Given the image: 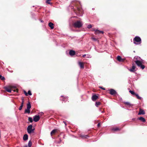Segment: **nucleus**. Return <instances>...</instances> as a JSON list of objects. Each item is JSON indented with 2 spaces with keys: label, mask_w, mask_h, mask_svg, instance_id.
Masks as SVG:
<instances>
[{
  "label": "nucleus",
  "mask_w": 147,
  "mask_h": 147,
  "mask_svg": "<svg viewBox=\"0 0 147 147\" xmlns=\"http://www.w3.org/2000/svg\"><path fill=\"white\" fill-rule=\"evenodd\" d=\"M134 59L136 60L135 62L138 67H140L143 69L144 68V65H142V64L144 62V61L141 59L140 57L136 56L134 57Z\"/></svg>",
  "instance_id": "1"
},
{
  "label": "nucleus",
  "mask_w": 147,
  "mask_h": 147,
  "mask_svg": "<svg viewBox=\"0 0 147 147\" xmlns=\"http://www.w3.org/2000/svg\"><path fill=\"white\" fill-rule=\"evenodd\" d=\"M82 23L80 21H77L73 24L74 26L76 28H80L82 26Z\"/></svg>",
  "instance_id": "2"
},
{
  "label": "nucleus",
  "mask_w": 147,
  "mask_h": 147,
  "mask_svg": "<svg viewBox=\"0 0 147 147\" xmlns=\"http://www.w3.org/2000/svg\"><path fill=\"white\" fill-rule=\"evenodd\" d=\"M34 130V129H32V125H30L27 128V131L28 133L29 134L33 132Z\"/></svg>",
  "instance_id": "3"
},
{
  "label": "nucleus",
  "mask_w": 147,
  "mask_h": 147,
  "mask_svg": "<svg viewBox=\"0 0 147 147\" xmlns=\"http://www.w3.org/2000/svg\"><path fill=\"white\" fill-rule=\"evenodd\" d=\"M141 40L140 38L138 36H136L134 39V43L135 44H138V43H136V42L137 43L139 42V43H140L141 42Z\"/></svg>",
  "instance_id": "4"
},
{
  "label": "nucleus",
  "mask_w": 147,
  "mask_h": 147,
  "mask_svg": "<svg viewBox=\"0 0 147 147\" xmlns=\"http://www.w3.org/2000/svg\"><path fill=\"white\" fill-rule=\"evenodd\" d=\"M33 121L35 122H37L40 119V117L38 115H35L33 117Z\"/></svg>",
  "instance_id": "5"
},
{
  "label": "nucleus",
  "mask_w": 147,
  "mask_h": 147,
  "mask_svg": "<svg viewBox=\"0 0 147 147\" xmlns=\"http://www.w3.org/2000/svg\"><path fill=\"white\" fill-rule=\"evenodd\" d=\"M92 30L94 31H95L94 33L95 34H103V32L102 31H100L99 30H95L94 29H92Z\"/></svg>",
  "instance_id": "6"
},
{
  "label": "nucleus",
  "mask_w": 147,
  "mask_h": 147,
  "mask_svg": "<svg viewBox=\"0 0 147 147\" xmlns=\"http://www.w3.org/2000/svg\"><path fill=\"white\" fill-rule=\"evenodd\" d=\"M109 93L112 95H113L116 93V92L113 89H110L109 90Z\"/></svg>",
  "instance_id": "7"
},
{
  "label": "nucleus",
  "mask_w": 147,
  "mask_h": 147,
  "mask_svg": "<svg viewBox=\"0 0 147 147\" xmlns=\"http://www.w3.org/2000/svg\"><path fill=\"white\" fill-rule=\"evenodd\" d=\"M98 98V96L94 95H93L92 97V100L94 101H95L96 100H97Z\"/></svg>",
  "instance_id": "8"
},
{
  "label": "nucleus",
  "mask_w": 147,
  "mask_h": 147,
  "mask_svg": "<svg viewBox=\"0 0 147 147\" xmlns=\"http://www.w3.org/2000/svg\"><path fill=\"white\" fill-rule=\"evenodd\" d=\"M145 114V112L143 110H142L141 109H139V111L138 113V115H144Z\"/></svg>",
  "instance_id": "9"
},
{
  "label": "nucleus",
  "mask_w": 147,
  "mask_h": 147,
  "mask_svg": "<svg viewBox=\"0 0 147 147\" xmlns=\"http://www.w3.org/2000/svg\"><path fill=\"white\" fill-rule=\"evenodd\" d=\"M135 66L133 65L132 67V68L131 69H129V70L130 72H133L135 71H136L135 70Z\"/></svg>",
  "instance_id": "10"
},
{
  "label": "nucleus",
  "mask_w": 147,
  "mask_h": 147,
  "mask_svg": "<svg viewBox=\"0 0 147 147\" xmlns=\"http://www.w3.org/2000/svg\"><path fill=\"white\" fill-rule=\"evenodd\" d=\"M117 60L120 62H123L124 60V59L121 58L120 56H118L117 57Z\"/></svg>",
  "instance_id": "11"
},
{
  "label": "nucleus",
  "mask_w": 147,
  "mask_h": 147,
  "mask_svg": "<svg viewBox=\"0 0 147 147\" xmlns=\"http://www.w3.org/2000/svg\"><path fill=\"white\" fill-rule=\"evenodd\" d=\"M123 103L127 105L129 107L132 106H133L132 104H131L130 102H124Z\"/></svg>",
  "instance_id": "12"
},
{
  "label": "nucleus",
  "mask_w": 147,
  "mask_h": 147,
  "mask_svg": "<svg viewBox=\"0 0 147 147\" xmlns=\"http://www.w3.org/2000/svg\"><path fill=\"white\" fill-rule=\"evenodd\" d=\"M78 64L81 69H83L84 68V65L83 63L79 62H78Z\"/></svg>",
  "instance_id": "13"
},
{
  "label": "nucleus",
  "mask_w": 147,
  "mask_h": 147,
  "mask_svg": "<svg viewBox=\"0 0 147 147\" xmlns=\"http://www.w3.org/2000/svg\"><path fill=\"white\" fill-rule=\"evenodd\" d=\"M28 138V136L27 134H24L23 137V139L24 141L27 140Z\"/></svg>",
  "instance_id": "14"
},
{
  "label": "nucleus",
  "mask_w": 147,
  "mask_h": 147,
  "mask_svg": "<svg viewBox=\"0 0 147 147\" xmlns=\"http://www.w3.org/2000/svg\"><path fill=\"white\" fill-rule=\"evenodd\" d=\"M75 51L72 50H70L69 52V54L71 56L75 55Z\"/></svg>",
  "instance_id": "15"
},
{
  "label": "nucleus",
  "mask_w": 147,
  "mask_h": 147,
  "mask_svg": "<svg viewBox=\"0 0 147 147\" xmlns=\"http://www.w3.org/2000/svg\"><path fill=\"white\" fill-rule=\"evenodd\" d=\"M49 26L50 27L51 29H53L54 28L53 24L52 23H49Z\"/></svg>",
  "instance_id": "16"
},
{
  "label": "nucleus",
  "mask_w": 147,
  "mask_h": 147,
  "mask_svg": "<svg viewBox=\"0 0 147 147\" xmlns=\"http://www.w3.org/2000/svg\"><path fill=\"white\" fill-rule=\"evenodd\" d=\"M138 119L141 120L143 122H145L146 121L145 119L143 117H141L138 118Z\"/></svg>",
  "instance_id": "17"
},
{
  "label": "nucleus",
  "mask_w": 147,
  "mask_h": 147,
  "mask_svg": "<svg viewBox=\"0 0 147 147\" xmlns=\"http://www.w3.org/2000/svg\"><path fill=\"white\" fill-rule=\"evenodd\" d=\"M5 90L8 92L9 93H11V90L10 89L8 88V87H5Z\"/></svg>",
  "instance_id": "18"
},
{
  "label": "nucleus",
  "mask_w": 147,
  "mask_h": 147,
  "mask_svg": "<svg viewBox=\"0 0 147 147\" xmlns=\"http://www.w3.org/2000/svg\"><path fill=\"white\" fill-rule=\"evenodd\" d=\"M27 109H30L31 108V105L30 103L29 102L27 104Z\"/></svg>",
  "instance_id": "19"
},
{
  "label": "nucleus",
  "mask_w": 147,
  "mask_h": 147,
  "mask_svg": "<svg viewBox=\"0 0 147 147\" xmlns=\"http://www.w3.org/2000/svg\"><path fill=\"white\" fill-rule=\"evenodd\" d=\"M30 109H26L25 111V113H28V114L30 113Z\"/></svg>",
  "instance_id": "20"
},
{
  "label": "nucleus",
  "mask_w": 147,
  "mask_h": 147,
  "mask_svg": "<svg viewBox=\"0 0 147 147\" xmlns=\"http://www.w3.org/2000/svg\"><path fill=\"white\" fill-rule=\"evenodd\" d=\"M57 130L56 129H53V130L51 133V134L52 135V134L55 133L57 132Z\"/></svg>",
  "instance_id": "21"
},
{
  "label": "nucleus",
  "mask_w": 147,
  "mask_h": 147,
  "mask_svg": "<svg viewBox=\"0 0 147 147\" xmlns=\"http://www.w3.org/2000/svg\"><path fill=\"white\" fill-rule=\"evenodd\" d=\"M101 104V103L100 102H96L95 103V106L96 107H98V106L100 105Z\"/></svg>",
  "instance_id": "22"
},
{
  "label": "nucleus",
  "mask_w": 147,
  "mask_h": 147,
  "mask_svg": "<svg viewBox=\"0 0 147 147\" xmlns=\"http://www.w3.org/2000/svg\"><path fill=\"white\" fill-rule=\"evenodd\" d=\"M112 130L114 131H117L119 130V129L118 127H115L112 129Z\"/></svg>",
  "instance_id": "23"
},
{
  "label": "nucleus",
  "mask_w": 147,
  "mask_h": 147,
  "mask_svg": "<svg viewBox=\"0 0 147 147\" xmlns=\"http://www.w3.org/2000/svg\"><path fill=\"white\" fill-rule=\"evenodd\" d=\"M28 120L30 123H32L33 122V119L31 117H29Z\"/></svg>",
  "instance_id": "24"
},
{
  "label": "nucleus",
  "mask_w": 147,
  "mask_h": 147,
  "mask_svg": "<svg viewBox=\"0 0 147 147\" xmlns=\"http://www.w3.org/2000/svg\"><path fill=\"white\" fill-rule=\"evenodd\" d=\"M32 143L31 141H29L28 143V146L29 147H31Z\"/></svg>",
  "instance_id": "25"
},
{
  "label": "nucleus",
  "mask_w": 147,
  "mask_h": 147,
  "mask_svg": "<svg viewBox=\"0 0 147 147\" xmlns=\"http://www.w3.org/2000/svg\"><path fill=\"white\" fill-rule=\"evenodd\" d=\"M135 95L136 96V97L138 99H141V97L139 96L138 94H136Z\"/></svg>",
  "instance_id": "26"
},
{
  "label": "nucleus",
  "mask_w": 147,
  "mask_h": 147,
  "mask_svg": "<svg viewBox=\"0 0 147 147\" xmlns=\"http://www.w3.org/2000/svg\"><path fill=\"white\" fill-rule=\"evenodd\" d=\"M129 92H130L132 94L135 95L136 93L134 92L131 91V90L129 91Z\"/></svg>",
  "instance_id": "27"
},
{
  "label": "nucleus",
  "mask_w": 147,
  "mask_h": 147,
  "mask_svg": "<svg viewBox=\"0 0 147 147\" xmlns=\"http://www.w3.org/2000/svg\"><path fill=\"white\" fill-rule=\"evenodd\" d=\"M81 137L82 138H87L88 137V136L87 135H83L81 136Z\"/></svg>",
  "instance_id": "28"
},
{
  "label": "nucleus",
  "mask_w": 147,
  "mask_h": 147,
  "mask_svg": "<svg viewBox=\"0 0 147 147\" xmlns=\"http://www.w3.org/2000/svg\"><path fill=\"white\" fill-rule=\"evenodd\" d=\"M67 100V97H65L63 98V99L62 100L64 101H66Z\"/></svg>",
  "instance_id": "29"
},
{
  "label": "nucleus",
  "mask_w": 147,
  "mask_h": 147,
  "mask_svg": "<svg viewBox=\"0 0 147 147\" xmlns=\"http://www.w3.org/2000/svg\"><path fill=\"white\" fill-rule=\"evenodd\" d=\"M51 0H47L46 2V3L49 4H51V3L50 2Z\"/></svg>",
  "instance_id": "30"
},
{
  "label": "nucleus",
  "mask_w": 147,
  "mask_h": 147,
  "mask_svg": "<svg viewBox=\"0 0 147 147\" xmlns=\"http://www.w3.org/2000/svg\"><path fill=\"white\" fill-rule=\"evenodd\" d=\"M28 95H32V93H31V91L30 90H29L28 92Z\"/></svg>",
  "instance_id": "31"
},
{
  "label": "nucleus",
  "mask_w": 147,
  "mask_h": 147,
  "mask_svg": "<svg viewBox=\"0 0 147 147\" xmlns=\"http://www.w3.org/2000/svg\"><path fill=\"white\" fill-rule=\"evenodd\" d=\"M91 57H92L90 55H89L88 54L86 55V57L88 58H90Z\"/></svg>",
  "instance_id": "32"
},
{
  "label": "nucleus",
  "mask_w": 147,
  "mask_h": 147,
  "mask_svg": "<svg viewBox=\"0 0 147 147\" xmlns=\"http://www.w3.org/2000/svg\"><path fill=\"white\" fill-rule=\"evenodd\" d=\"M0 79L1 80H4L5 79V77H4L2 76H1V77L0 78Z\"/></svg>",
  "instance_id": "33"
},
{
  "label": "nucleus",
  "mask_w": 147,
  "mask_h": 147,
  "mask_svg": "<svg viewBox=\"0 0 147 147\" xmlns=\"http://www.w3.org/2000/svg\"><path fill=\"white\" fill-rule=\"evenodd\" d=\"M87 27L88 28H92V25L91 24H89V25H88V26H87Z\"/></svg>",
  "instance_id": "34"
},
{
  "label": "nucleus",
  "mask_w": 147,
  "mask_h": 147,
  "mask_svg": "<svg viewBox=\"0 0 147 147\" xmlns=\"http://www.w3.org/2000/svg\"><path fill=\"white\" fill-rule=\"evenodd\" d=\"M91 38H92V40H94L95 41H96L97 40V39H96L94 37H92Z\"/></svg>",
  "instance_id": "35"
},
{
  "label": "nucleus",
  "mask_w": 147,
  "mask_h": 147,
  "mask_svg": "<svg viewBox=\"0 0 147 147\" xmlns=\"http://www.w3.org/2000/svg\"><path fill=\"white\" fill-rule=\"evenodd\" d=\"M24 92L25 95L26 96H28V94L27 92L25 90H24Z\"/></svg>",
  "instance_id": "36"
},
{
  "label": "nucleus",
  "mask_w": 147,
  "mask_h": 147,
  "mask_svg": "<svg viewBox=\"0 0 147 147\" xmlns=\"http://www.w3.org/2000/svg\"><path fill=\"white\" fill-rule=\"evenodd\" d=\"M22 107H23V106H22V105H20V107L19 108V109L20 110H21V109H22Z\"/></svg>",
  "instance_id": "37"
},
{
  "label": "nucleus",
  "mask_w": 147,
  "mask_h": 147,
  "mask_svg": "<svg viewBox=\"0 0 147 147\" xmlns=\"http://www.w3.org/2000/svg\"><path fill=\"white\" fill-rule=\"evenodd\" d=\"M23 103H24V100L23 99H22V103H21V105H22V106L23 107Z\"/></svg>",
  "instance_id": "38"
},
{
  "label": "nucleus",
  "mask_w": 147,
  "mask_h": 147,
  "mask_svg": "<svg viewBox=\"0 0 147 147\" xmlns=\"http://www.w3.org/2000/svg\"><path fill=\"white\" fill-rule=\"evenodd\" d=\"M99 88H101V89L103 90H105V88H103V87H100Z\"/></svg>",
  "instance_id": "39"
},
{
  "label": "nucleus",
  "mask_w": 147,
  "mask_h": 147,
  "mask_svg": "<svg viewBox=\"0 0 147 147\" xmlns=\"http://www.w3.org/2000/svg\"><path fill=\"white\" fill-rule=\"evenodd\" d=\"M100 126V123H99L97 124V126L99 127Z\"/></svg>",
  "instance_id": "40"
},
{
  "label": "nucleus",
  "mask_w": 147,
  "mask_h": 147,
  "mask_svg": "<svg viewBox=\"0 0 147 147\" xmlns=\"http://www.w3.org/2000/svg\"><path fill=\"white\" fill-rule=\"evenodd\" d=\"M99 111L100 112H101L102 113H104V111H101V109H99Z\"/></svg>",
  "instance_id": "41"
},
{
  "label": "nucleus",
  "mask_w": 147,
  "mask_h": 147,
  "mask_svg": "<svg viewBox=\"0 0 147 147\" xmlns=\"http://www.w3.org/2000/svg\"><path fill=\"white\" fill-rule=\"evenodd\" d=\"M86 56V55L85 54V55H83L82 56V57H84Z\"/></svg>",
  "instance_id": "42"
},
{
  "label": "nucleus",
  "mask_w": 147,
  "mask_h": 147,
  "mask_svg": "<svg viewBox=\"0 0 147 147\" xmlns=\"http://www.w3.org/2000/svg\"><path fill=\"white\" fill-rule=\"evenodd\" d=\"M40 114V115H42L43 114V113L42 112L40 113H39Z\"/></svg>",
  "instance_id": "43"
},
{
  "label": "nucleus",
  "mask_w": 147,
  "mask_h": 147,
  "mask_svg": "<svg viewBox=\"0 0 147 147\" xmlns=\"http://www.w3.org/2000/svg\"><path fill=\"white\" fill-rule=\"evenodd\" d=\"M14 92H18V90L16 89V90H13Z\"/></svg>",
  "instance_id": "44"
},
{
  "label": "nucleus",
  "mask_w": 147,
  "mask_h": 147,
  "mask_svg": "<svg viewBox=\"0 0 147 147\" xmlns=\"http://www.w3.org/2000/svg\"><path fill=\"white\" fill-rule=\"evenodd\" d=\"M63 122L65 123V125H67L66 123L65 122V121H63Z\"/></svg>",
  "instance_id": "45"
},
{
  "label": "nucleus",
  "mask_w": 147,
  "mask_h": 147,
  "mask_svg": "<svg viewBox=\"0 0 147 147\" xmlns=\"http://www.w3.org/2000/svg\"><path fill=\"white\" fill-rule=\"evenodd\" d=\"M135 118H133V119H132V120H134H134H135Z\"/></svg>",
  "instance_id": "46"
},
{
  "label": "nucleus",
  "mask_w": 147,
  "mask_h": 147,
  "mask_svg": "<svg viewBox=\"0 0 147 147\" xmlns=\"http://www.w3.org/2000/svg\"><path fill=\"white\" fill-rule=\"evenodd\" d=\"M40 22H43V21L42 20H40Z\"/></svg>",
  "instance_id": "47"
},
{
  "label": "nucleus",
  "mask_w": 147,
  "mask_h": 147,
  "mask_svg": "<svg viewBox=\"0 0 147 147\" xmlns=\"http://www.w3.org/2000/svg\"><path fill=\"white\" fill-rule=\"evenodd\" d=\"M23 147H28L27 146H24Z\"/></svg>",
  "instance_id": "48"
},
{
  "label": "nucleus",
  "mask_w": 147,
  "mask_h": 147,
  "mask_svg": "<svg viewBox=\"0 0 147 147\" xmlns=\"http://www.w3.org/2000/svg\"><path fill=\"white\" fill-rule=\"evenodd\" d=\"M61 97H64V96H61Z\"/></svg>",
  "instance_id": "49"
}]
</instances>
